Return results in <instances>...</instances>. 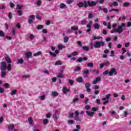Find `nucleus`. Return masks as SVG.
<instances>
[{
	"instance_id": "393cba45",
	"label": "nucleus",
	"mask_w": 131,
	"mask_h": 131,
	"mask_svg": "<svg viewBox=\"0 0 131 131\" xmlns=\"http://www.w3.org/2000/svg\"><path fill=\"white\" fill-rule=\"evenodd\" d=\"M42 28H43V26L41 25H39L37 26V29L38 30H40L41 29H42Z\"/></svg>"
},
{
	"instance_id": "72a5a7b5",
	"label": "nucleus",
	"mask_w": 131,
	"mask_h": 131,
	"mask_svg": "<svg viewBox=\"0 0 131 131\" xmlns=\"http://www.w3.org/2000/svg\"><path fill=\"white\" fill-rule=\"evenodd\" d=\"M35 37V36L33 34H31L30 35V39L31 40H33V39H34Z\"/></svg>"
},
{
	"instance_id": "f257e3e1",
	"label": "nucleus",
	"mask_w": 131,
	"mask_h": 131,
	"mask_svg": "<svg viewBox=\"0 0 131 131\" xmlns=\"http://www.w3.org/2000/svg\"><path fill=\"white\" fill-rule=\"evenodd\" d=\"M124 26H125V24L122 23L121 26H119L118 29H114L113 31H111V33H114V32H117V33H119V34L122 33V32L123 31L122 28L124 27Z\"/></svg>"
},
{
	"instance_id": "37998d69",
	"label": "nucleus",
	"mask_w": 131,
	"mask_h": 131,
	"mask_svg": "<svg viewBox=\"0 0 131 131\" xmlns=\"http://www.w3.org/2000/svg\"><path fill=\"white\" fill-rule=\"evenodd\" d=\"M0 36L2 37H3V36H5V34L4 33V32L2 30H0Z\"/></svg>"
},
{
	"instance_id": "6e6d98bb",
	"label": "nucleus",
	"mask_w": 131,
	"mask_h": 131,
	"mask_svg": "<svg viewBox=\"0 0 131 131\" xmlns=\"http://www.w3.org/2000/svg\"><path fill=\"white\" fill-rule=\"evenodd\" d=\"M108 74H109V72L107 70H106L103 73V75H107Z\"/></svg>"
},
{
	"instance_id": "c756f323",
	"label": "nucleus",
	"mask_w": 131,
	"mask_h": 131,
	"mask_svg": "<svg viewBox=\"0 0 131 131\" xmlns=\"http://www.w3.org/2000/svg\"><path fill=\"white\" fill-rule=\"evenodd\" d=\"M115 56V53H114V51L112 50L111 51V54L110 55V57H114Z\"/></svg>"
},
{
	"instance_id": "a211bd4d",
	"label": "nucleus",
	"mask_w": 131,
	"mask_h": 131,
	"mask_svg": "<svg viewBox=\"0 0 131 131\" xmlns=\"http://www.w3.org/2000/svg\"><path fill=\"white\" fill-rule=\"evenodd\" d=\"M38 98L39 100H41V101H43V100L46 99V96L45 95L39 96Z\"/></svg>"
},
{
	"instance_id": "423d86ee",
	"label": "nucleus",
	"mask_w": 131,
	"mask_h": 131,
	"mask_svg": "<svg viewBox=\"0 0 131 131\" xmlns=\"http://www.w3.org/2000/svg\"><path fill=\"white\" fill-rule=\"evenodd\" d=\"M88 5L89 6V7H93V6H96L97 5V3L94 1L90 2V1H88Z\"/></svg>"
},
{
	"instance_id": "13d9d810",
	"label": "nucleus",
	"mask_w": 131,
	"mask_h": 131,
	"mask_svg": "<svg viewBox=\"0 0 131 131\" xmlns=\"http://www.w3.org/2000/svg\"><path fill=\"white\" fill-rule=\"evenodd\" d=\"M129 5V3L126 2L123 4L124 7H128V5Z\"/></svg>"
},
{
	"instance_id": "0e129e2a",
	"label": "nucleus",
	"mask_w": 131,
	"mask_h": 131,
	"mask_svg": "<svg viewBox=\"0 0 131 131\" xmlns=\"http://www.w3.org/2000/svg\"><path fill=\"white\" fill-rule=\"evenodd\" d=\"M17 13L19 16H22V11H21V10H18Z\"/></svg>"
},
{
	"instance_id": "603ef678",
	"label": "nucleus",
	"mask_w": 131,
	"mask_h": 131,
	"mask_svg": "<svg viewBox=\"0 0 131 131\" xmlns=\"http://www.w3.org/2000/svg\"><path fill=\"white\" fill-rule=\"evenodd\" d=\"M100 89V86L98 85H95L94 86V90H99Z\"/></svg>"
},
{
	"instance_id": "3c124183",
	"label": "nucleus",
	"mask_w": 131,
	"mask_h": 131,
	"mask_svg": "<svg viewBox=\"0 0 131 131\" xmlns=\"http://www.w3.org/2000/svg\"><path fill=\"white\" fill-rule=\"evenodd\" d=\"M72 56H77L78 53L76 51H74V52H72Z\"/></svg>"
},
{
	"instance_id": "338daca9",
	"label": "nucleus",
	"mask_w": 131,
	"mask_h": 131,
	"mask_svg": "<svg viewBox=\"0 0 131 131\" xmlns=\"http://www.w3.org/2000/svg\"><path fill=\"white\" fill-rule=\"evenodd\" d=\"M47 118H51V114L48 113L46 115Z\"/></svg>"
},
{
	"instance_id": "f3484780",
	"label": "nucleus",
	"mask_w": 131,
	"mask_h": 131,
	"mask_svg": "<svg viewBox=\"0 0 131 131\" xmlns=\"http://www.w3.org/2000/svg\"><path fill=\"white\" fill-rule=\"evenodd\" d=\"M76 81L79 83L82 82V77H80L76 79Z\"/></svg>"
},
{
	"instance_id": "2eb2a0df",
	"label": "nucleus",
	"mask_w": 131,
	"mask_h": 131,
	"mask_svg": "<svg viewBox=\"0 0 131 131\" xmlns=\"http://www.w3.org/2000/svg\"><path fill=\"white\" fill-rule=\"evenodd\" d=\"M41 55V52L38 51L37 52L34 54V57H38V56H40Z\"/></svg>"
},
{
	"instance_id": "c03bdc74",
	"label": "nucleus",
	"mask_w": 131,
	"mask_h": 131,
	"mask_svg": "<svg viewBox=\"0 0 131 131\" xmlns=\"http://www.w3.org/2000/svg\"><path fill=\"white\" fill-rule=\"evenodd\" d=\"M87 66H88V67H94V64L93 63H89L87 64Z\"/></svg>"
},
{
	"instance_id": "a18cd8bd",
	"label": "nucleus",
	"mask_w": 131,
	"mask_h": 131,
	"mask_svg": "<svg viewBox=\"0 0 131 131\" xmlns=\"http://www.w3.org/2000/svg\"><path fill=\"white\" fill-rule=\"evenodd\" d=\"M4 88H6V89H9L10 88V86L9 85V84L8 83H6L4 84Z\"/></svg>"
},
{
	"instance_id": "20e7f679",
	"label": "nucleus",
	"mask_w": 131,
	"mask_h": 131,
	"mask_svg": "<svg viewBox=\"0 0 131 131\" xmlns=\"http://www.w3.org/2000/svg\"><path fill=\"white\" fill-rule=\"evenodd\" d=\"M117 71L115 68H112L110 72H108L109 76H112L113 75H117Z\"/></svg>"
},
{
	"instance_id": "412c9836",
	"label": "nucleus",
	"mask_w": 131,
	"mask_h": 131,
	"mask_svg": "<svg viewBox=\"0 0 131 131\" xmlns=\"http://www.w3.org/2000/svg\"><path fill=\"white\" fill-rule=\"evenodd\" d=\"M53 117V119H54V120H55V121H57V120H58V117H57V115L56 114H53L52 115Z\"/></svg>"
},
{
	"instance_id": "09e8293b",
	"label": "nucleus",
	"mask_w": 131,
	"mask_h": 131,
	"mask_svg": "<svg viewBox=\"0 0 131 131\" xmlns=\"http://www.w3.org/2000/svg\"><path fill=\"white\" fill-rule=\"evenodd\" d=\"M6 74V72L3 71V72L1 73V77H5Z\"/></svg>"
},
{
	"instance_id": "5fc2aeb1",
	"label": "nucleus",
	"mask_w": 131,
	"mask_h": 131,
	"mask_svg": "<svg viewBox=\"0 0 131 131\" xmlns=\"http://www.w3.org/2000/svg\"><path fill=\"white\" fill-rule=\"evenodd\" d=\"M83 73H84V74L86 75V74H89V73H90V71H89V70H86L85 71H84L83 72Z\"/></svg>"
},
{
	"instance_id": "6ab92c4d",
	"label": "nucleus",
	"mask_w": 131,
	"mask_h": 131,
	"mask_svg": "<svg viewBox=\"0 0 131 131\" xmlns=\"http://www.w3.org/2000/svg\"><path fill=\"white\" fill-rule=\"evenodd\" d=\"M74 119L76 121H81V120L80 119V118H79V117L78 116H75L74 117Z\"/></svg>"
},
{
	"instance_id": "4c0bfd02",
	"label": "nucleus",
	"mask_w": 131,
	"mask_h": 131,
	"mask_svg": "<svg viewBox=\"0 0 131 131\" xmlns=\"http://www.w3.org/2000/svg\"><path fill=\"white\" fill-rule=\"evenodd\" d=\"M49 54H50V55H51V56H52V57H56V56H57V54H56V53H52L51 51H49Z\"/></svg>"
},
{
	"instance_id": "58836bf2",
	"label": "nucleus",
	"mask_w": 131,
	"mask_h": 131,
	"mask_svg": "<svg viewBox=\"0 0 131 131\" xmlns=\"http://www.w3.org/2000/svg\"><path fill=\"white\" fill-rule=\"evenodd\" d=\"M82 48L84 51H89L90 50V48L87 46H83Z\"/></svg>"
},
{
	"instance_id": "9b49d317",
	"label": "nucleus",
	"mask_w": 131,
	"mask_h": 131,
	"mask_svg": "<svg viewBox=\"0 0 131 131\" xmlns=\"http://www.w3.org/2000/svg\"><path fill=\"white\" fill-rule=\"evenodd\" d=\"M86 113L87 115H88V116H90V117H93V116H94V114H95L94 112H90L88 111H86Z\"/></svg>"
},
{
	"instance_id": "680f3d73",
	"label": "nucleus",
	"mask_w": 131,
	"mask_h": 131,
	"mask_svg": "<svg viewBox=\"0 0 131 131\" xmlns=\"http://www.w3.org/2000/svg\"><path fill=\"white\" fill-rule=\"evenodd\" d=\"M57 77H59V78H62V77H63V74H59L57 75Z\"/></svg>"
},
{
	"instance_id": "052dcab7",
	"label": "nucleus",
	"mask_w": 131,
	"mask_h": 131,
	"mask_svg": "<svg viewBox=\"0 0 131 131\" xmlns=\"http://www.w3.org/2000/svg\"><path fill=\"white\" fill-rule=\"evenodd\" d=\"M79 70H80V67H77L76 69L74 70V71H79Z\"/></svg>"
},
{
	"instance_id": "79ce46f5",
	"label": "nucleus",
	"mask_w": 131,
	"mask_h": 131,
	"mask_svg": "<svg viewBox=\"0 0 131 131\" xmlns=\"http://www.w3.org/2000/svg\"><path fill=\"white\" fill-rule=\"evenodd\" d=\"M68 82L70 83V85H73V81L71 79L68 80Z\"/></svg>"
},
{
	"instance_id": "b1692460",
	"label": "nucleus",
	"mask_w": 131,
	"mask_h": 131,
	"mask_svg": "<svg viewBox=\"0 0 131 131\" xmlns=\"http://www.w3.org/2000/svg\"><path fill=\"white\" fill-rule=\"evenodd\" d=\"M66 47L59 45H58V50H63V49H66Z\"/></svg>"
},
{
	"instance_id": "a878e982",
	"label": "nucleus",
	"mask_w": 131,
	"mask_h": 131,
	"mask_svg": "<svg viewBox=\"0 0 131 131\" xmlns=\"http://www.w3.org/2000/svg\"><path fill=\"white\" fill-rule=\"evenodd\" d=\"M6 69H7L8 71H11L12 70V66L9 64Z\"/></svg>"
},
{
	"instance_id": "cd10ccee",
	"label": "nucleus",
	"mask_w": 131,
	"mask_h": 131,
	"mask_svg": "<svg viewBox=\"0 0 131 131\" xmlns=\"http://www.w3.org/2000/svg\"><path fill=\"white\" fill-rule=\"evenodd\" d=\"M94 28L95 29H100V26L98 24H94Z\"/></svg>"
},
{
	"instance_id": "0eeeda50",
	"label": "nucleus",
	"mask_w": 131,
	"mask_h": 131,
	"mask_svg": "<svg viewBox=\"0 0 131 131\" xmlns=\"http://www.w3.org/2000/svg\"><path fill=\"white\" fill-rule=\"evenodd\" d=\"M85 86L87 92H91V89L90 88V86H91V83H90V82L86 83Z\"/></svg>"
},
{
	"instance_id": "bf43d9fd",
	"label": "nucleus",
	"mask_w": 131,
	"mask_h": 131,
	"mask_svg": "<svg viewBox=\"0 0 131 131\" xmlns=\"http://www.w3.org/2000/svg\"><path fill=\"white\" fill-rule=\"evenodd\" d=\"M23 77L25 78H29V77H30V76L29 75H23Z\"/></svg>"
},
{
	"instance_id": "774afa93",
	"label": "nucleus",
	"mask_w": 131,
	"mask_h": 131,
	"mask_svg": "<svg viewBox=\"0 0 131 131\" xmlns=\"http://www.w3.org/2000/svg\"><path fill=\"white\" fill-rule=\"evenodd\" d=\"M131 26V23L130 22H128L127 23V27H130Z\"/></svg>"
},
{
	"instance_id": "4d7b16f0",
	"label": "nucleus",
	"mask_w": 131,
	"mask_h": 131,
	"mask_svg": "<svg viewBox=\"0 0 131 131\" xmlns=\"http://www.w3.org/2000/svg\"><path fill=\"white\" fill-rule=\"evenodd\" d=\"M5 92V90H4V88L0 87V94H3Z\"/></svg>"
},
{
	"instance_id": "69168bd1",
	"label": "nucleus",
	"mask_w": 131,
	"mask_h": 131,
	"mask_svg": "<svg viewBox=\"0 0 131 131\" xmlns=\"http://www.w3.org/2000/svg\"><path fill=\"white\" fill-rule=\"evenodd\" d=\"M10 5L11 8H14V7H15V4L12 2L10 3Z\"/></svg>"
},
{
	"instance_id": "9d476101",
	"label": "nucleus",
	"mask_w": 131,
	"mask_h": 131,
	"mask_svg": "<svg viewBox=\"0 0 131 131\" xmlns=\"http://www.w3.org/2000/svg\"><path fill=\"white\" fill-rule=\"evenodd\" d=\"M98 81H101V78L100 77H97L94 80L93 82V84H97V82Z\"/></svg>"
},
{
	"instance_id": "4468645a",
	"label": "nucleus",
	"mask_w": 131,
	"mask_h": 131,
	"mask_svg": "<svg viewBox=\"0 0 131 131\" xmlns=\"http://www.w3.org/2000/svg\"><path fill=\"white\" fill-rule=\"evenodd\" d=\"M34 17H31L30 18L28 19V23H29L30 24H32V23H33L34 21Z\"/></svg>"
},
{
	"instance_id": "1a4fd4ad",
	"label": "nucleus",
	"mask_w": 131,
	"mask_h": 131,
	"mask_svg": "<svg viewBox=\"0 0 131 131\" xmlns=\"http://www.w3.org/2000/svg\"><path fill=\"white\" fill-rule=\"evenodd\" d=\"M70 91V89H68L66 87H64L62 88V92L63 94H67L68 92Z\"/></svg>"
},
{
	"instance_id": "c85d7f7f",
	"label": "nucleus",
	"mask_w": 131,
	"mask_h": 131,
	"mask_svg": "<svg viewBox=\"0 0 131 131\" xmlns=\"http://www.w3.org/2000/svg\"><path fill=\"white\" fill-rule=\"evenodd\" d=\"M52 94V96H53L54 97H58V96H59V94L57 93V92H53Z\"/></svg>"
},
{
	"instance_id": "7c9ffc66",
	"label": "nucleus",
	"mask_w": 131,
	"mask_h": 131,
	"mask_svg": "<svg viewBox=\"0 0 131 131\" xmlns=\"http://www.w3.org/2000/svg\"><path fill=\"white\" fill-rule=\"evenodd\" d=\"M81 25H85L86 24V20L83 19L81 21Z\"/></svg>"
},
{
	"instance_id": "39448f33",
	"label": "nucleus",
	"mask_w": 131,
	"mask_h": 131,
	"mask_svg": "<svg viewBox=\"0 0 131 131\" xmlns=\"http://www.w3.org/2000/svg\"><path fill=\"white\" fill-rule=\"evenodd\" d=\"M0 69L2 71H6L7 70V63L5 61L1 62Z\"/></svg>"
},
{
	"instance_id": "aec40b11",
	"label": "nucleus",
	"mask_w": 131,
	"mask_h": 131,
	"mask_svg": "<svg viewBox=\"0 0 131 131\" xmlns=\"http://www.w3.org/2000/svg\"><path fill=\"white\" fill-rule=\"evenodd\" d=\"M23 59L20 58L17 60V64H23Z\"/></svg>"
},
{
	"instance_id": "dca6fc26",
	"label": "nucleus",
	"mask_w": 131,
	"mask_h": 131,
	"mask_svg": "<svg viewBox=\"0 0 131 131\" xmlns=\"http://www.w3.org/2000/svg\"><path fill=\"white\" fill-rule=\"evenodd\" d=\"M28 120L29 124H31V125H32V123H33V120H32V118L31 117H30L28 118Z\"/></svg>"
},
{
	"instance_id": "f03ea898",
	"label": "nucleus",
	"mask_w": 131,
	"mask_h": 131,
	"mask_svg": "<svg viewBox=\"0 0 131 131\" xmlns=\"http://www.w3.org/2000/svg\"><path fill=\"white\" fill-rule=\"evenodd\" d=\"M101 47H104L105 46V42L103 41H96L95 43L94 44V47L96 49H99V48H101Z\"/></svg>"
},
{
	"instance_id": "f704fd0d",
	"label": "nucleus",
	"mask_w": 131,
	"mask_h": 131,
	"mask_svg": "<svg viewBox=\"0 0 131 131\" xmlns=\"http://www.w3.org/2000/svg\"><path fill=\"white\" fill-rule=\"evenodd\" d=\"M12 33L13 35H15V34H16V29L14 27L12 28Z\"/></svg>"
},
{
	"instance_id": "ddd939ff",
	"label": "nucleus",
	"mask_w": 131,
	"mask_h": 131,
	"mask_svg": "<svg viewBox=\"0 0 131 131\" xmlns=\"http://www.w3.org/2000/svg\"><path fill=\"white\" fill-rule=\"evenodd\" d=\"M5 60L7 62V63H12V60L9 56L6 57Z\"/></svg>"
},
{
	"instance_id": "e433bc0d",
	"label": "nucleus",
	"mask_w": 131,
	"mask_h": 131,
	"mask_svg": "<svg viewBox=\"0 0 131 131\" xmlns=\"http://www.w3.org/2000/svg\"><path fill=\"white\" fill-rule=\"evenodd\" d=\"M59 7H60V9H64V8H65V7H66V5H65L63 3H61Z\"/></svg>"
},
{
	"instance_id": "6e6552de",
	"label": "nucleus",
	"mask_w": 131,
	"mask_h": 131,
	"mask_svg": "<svg viewBox=\"0 0 131 131\" xmlns=\"http://www.w3.org/2000/svg\"><path fill=\"white\" fill-rule=\"evenodd\" d=\"M26 58H27L28 59H29L31 56H32V53L30 52H26L25 53Z\"/></svg>"
},
{
	"instance_id": "5701e85b",
	"label": "nucleus",
	"mask_w": 131,
	"mask_h": 131,
	"mask_svg": "<svg viewBox=\"0 0 131 131\" xmlns=\"http://www.w3.org/2000/svg\"><path fill=\"white\" fill-rule=\"evenodd\" d=\"M55 66L62 65V61H61V60H58L55 62Z\"/></svg>"
},
{
	"instance_id": "864d4df0",
	"label": "nucleus",
	"mask_w": 131,
	"mask_h": 131,
	"mask_svg": "<svg viewBox=\"0 0 131 131\" xmlns=\"http://www.w3.org/2000/svg\"><path fill=\"white\" fill-rule=\"evenodd\" d=\"M78 98H74L73 100V103H76V102H78Z\"/></svg>"
},
{
	"instance_id": "4be33fe9",
	"label": "nucleus",
	"mask_w": 131,
	"mask_h": 131,
	"mask_svg": "<svg viewBox=\"0 0 131 131\" xmlns=\"http://www.w3.org/2000/svg\"><path fill=\"white\" fill-rule=\"evenodd\" d=\"M22 8H23V5H20L19 4H17L16 5V9L17 10H21V9H22Z\"/></svg>"
},
{
	"instance_id": "2f4dec72",
	"label": "nucleus",
	"mask_w": 131,
	"mask_h": 131,
	"mask_svg": "<svg viewBox=\"0 0 131 131\" xmlns=\"http://www.w3.org/2000/svg\"><path fill=\"white\" fill-rule=\"evenodd\" d=\"M16 93H17L16 90H13L11 93V96H14V95H16Z\"/></svg>"
},
{
	"instance_id": "473e14b6",
	"label": "nucleus",
	"mask_w": 131,
	"mask_h": 131,
	"mask_svg": "<svg viewBox=\"0 0 131 131\" xmlns=\"http://www.w3.org/2000/svg\"><path fill=\"white\" fill-rule=\"evenodd\" d=\"M78 7H79V8H82V7H83V3L80 2L77 4Z\"/></svg>"
},
{
	"instance_id": "f8f14e48",
	"label": "nucleus",
	"mask_w": 131,
	"mask_h": 131,
	"mask_svg": "<svg viewBox=\"0 0 131 131\" xmlns=\"http://www.w3.org/2000/svg\"><path fill=\"white\" fill-rule=\"evenodd\" d=\"M110 7H117L118 6V3L116 2H114L113 3L110 4Z\"/></svg>"
},
{
	"instance_id": "de8ad7c7",
	"label": "nucleus",
	"mask_w": 131,
	"mask_h": 131,
	"mask_svg": "<svg viewBox=\"0 0 131 131\" xmlns=\"http://www.w3.org/2000/svg\"><path fill=\"white\" fill-rule=\"evenodd\" d=\"M103 64H104V66H109V65H110V62L108 61H107L106 62L103 63Z\"/></svg>"
},
{
	"instance_id": "7ed1b4c3",
	"label": "nucleus",
	"mask_w": 131,
	"mask_h": 131,
	"mask_svg": "<svg viewBox=\"0 0 131 131\" xmlns=\"http://www.w3.org/2000/svg\"><path fill=\"white\" fill-rule=\"evenodd\" d=\"M111 97V94H109L106 95L105 97L102 98L101 99L102 101H104L103 102V105H106V104H108L109 103V99Z\"/></svg>"
},
{
	"instance_id": "8fccbe9b",
	"label": "nucleus",
	"mask_w": 131,
	"mask_h": 131,
	"mask_svg": "<svg viewBox=\"0 0 131 131\" xmlns=\"http://www.w3.org/2000/svg\"><path fill=\"white\" fill-rule=\"evenodd\" d=\"M8 129H13L14 128V125H10L8 126Z\"/></svg>"
},
{
	"instance_id": "c9c22d12",
	"label": "nucleus",
	"mask_w": 131,
	"mask_h": 131,
	"mask_svg": "<svg viewBox=\"0 0 131 131\" xmlns=\"http://www.w3.org/2000/svg\"><path fill=\"white\" fill-rule=\"evenodd\" d=\"M43 124H48L49 123V120L47 119L43 120Z\"/></svg>"
},
{
	"instance_id": "49530a36",
	"label": "nucleus",
	"mask_w": 131,
	"mask_h": 131,
	"mask_svg": "<svg viewBox=\"0 0 131 131\" xmlns=\"http://www.w3.org/2000/svg\"><path fill=\"white\" fill-rule=\"evenodd\" d=\"M71 29H72V30H73L74 31H77V30H78V28L77 27H72Z\"/></svg>"
},
{
	"instance_id": "ea45409f",
	"label": "nucleus",
	"mask_w": 131,
	"mask_h": 131,
	"mask_svg": "<svg viewBox=\"0 0 131 131\" xmlns=\"http://www.w3.org/2000/svg\"><path fill=\"white\" fill-rule=\"evenodd\" d=\"M83 60V59L81 57L79 58L78 59H77L76 60V62H79V63H81V62H82V60Z\"/></svg>"
},
{
	"instance_id": "a19ab883",
	"label": "nucleus",
	"mask_w": 131,
	"mask_h": 131,
	"mask_svg": "<svg viewBox=\"0 0 131 131\" xmlns=\"http://www.w3.org/2000/svg\"><path fill=\"white\" fill-rule=\"evenodd\" d=\"M41 4V1L40 0H38L36 2V5L37 6H38V7H39Z\"/></svg>"
},
{
	"instance_id": "bb28decb",
	"label": "nucleus",
	"mask_w": 131,
	"mask_h": 131,
	"mask_svg": "<svg viewBox=\"0 0 131 131\" xmlns=\"http://www.w3.org/2000/svg\"><path fill=\"white\" fill-rule=\"evenodd\" d=\"M68 40H69V37L66 36L63 38L64 42H68Z\"/></svg>"
},
{
	"instance_id": "e2e57ef3",
	"label": "nucleus",
	"mask_w": 131,
	"mask_h": 131,
	"mask_svg": "<svg viewBox=\"0 0 131 131\" xmlns=\"http://www.w3.org/2000/svg\"><path fill=\"white\" fill-rule=\"evenodd\" d=\"M90 108H91V106H90L89 105H87L85 106V110H90Z\"/></svg>"
}]
</instances>
